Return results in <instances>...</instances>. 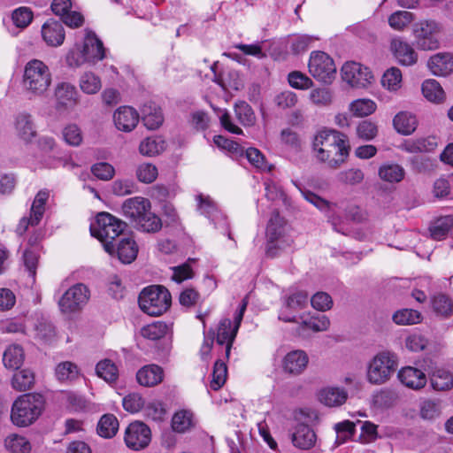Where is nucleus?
I'll return each instance as SVG.
<instances>
[{
  "instance_id": "nucleus-1",
  "label": "nucleus",
  "mask_w": 453,
  "mask_h": 453,
  "mask_svg": "<svg viewBox=\"0 0 453 453\" xmlns=\"http://www.w3.org/2000/svg\"><path fill=\"white\" fill-rule=\"evenodd\" d=\"M312 150L315 157L330 168L336 169L347 160L350 146L344 134L329 129L319 131L314 137Z\"/></svg>"
},
{
  "instance_id": "nucleus-2",
  "label": "nucleus",
  "mask_w": 453,
  "mask_h": 453,
  "mask_svg": "<svg viewBox=\"0 0 453 453\" xmlns=\"http://www.w3.org/2000/svg\"><path fill=\"white\" fill-rule=\"evenodd\" d=\"M122 212L141 231L156 233L162 227L161 219L151 211L150 202L144 197L127 199L122 204Z\"/></svg>"
},
{
  "instance_id": "nucleus-3",
  "label": "nucleus",
  "mask_w": 453,
  "mask_h": 453,
  "mask_svg": "<svg viewBox=\"0 0 453 453\" xmlns=\"http://www.w3.org/2000/svg\"><path fill=\"white\" fill-rule=\"evenodd\" d=\"M126 223L109 212H100L90 225L91 234L97 238L110 255L115 252L114 241L126 228Z\"/></svg>"
},
{
  "instance_id": "nucleus-4",
  "label": "nucleus",
  "mask_w": 453,
  "mask_h": 453,
  "mask_svg": "<svg viewBox=\"0 0 453 453\" xmlns=\"http://www.w3.org/2000/svg\"><path fill=\"white\" fill-rule=\"evenodd\" d=\"M44 409V399L40 394H25L19 396L12 406V422L20 427L33 424Z\"/></svg>"
},
{
  "instance_id": "nucleus-5",
  "label": "nucleus",
  "mask_w": 453,
  "mask_h": 453,
  "mask_svg": "<svg viewBox=\"0 0 453 453\" xmlns=\"http://www.w3.org/2000/svg\"><path fill=\"white\" fill-rule=\"evenodd\" d=\"M49 66L39 59L28 61L24 67L22 86L26 92L34 96L43 95L51 84Z\"/></svg>"
},
{
  "instance_id": "nucleus-6",
  "label": "nucleus",
  "mask_w": 453,
  "mask_h": 453,
  "mask_svg": "<svg viewBox=\"0 0 453 453\" xmlns=\"http://www.w3.org/2000/svg\"><path fill=\"white\" fill-rule=\"evenodd\" d=\"M172 296L163 286L153 285L145 288L139 296L140 308L150 316H160L171 306Z\"/></svg>"
},
{
  "instance_id": "nucleus-7",
  "label": "nucleus",
  "mask_w": 453,
  "mask_h": 453,
  "mask_svg": "<svg viewBox=\"0 0 453 453\" xmlns=\"http://www.w3.org/2000/svg\"><path fill=\"white\" fill-rule=\"evenodd\" d=\"M397 366L398 359L395 353L381 351L368 365L367 380L372 385H382L390 380Z\"/></svg>"
},
{
  "instance_id": "nucleus-8",
  "label": "nucleus",
  "mask_w": 453,
  "mask_h": 453,
  "mask_svg": "<svg viewBox=\"0 0 453 453\" xmlns=\"http://www.w3.org/2000/svg\"><path fill=\"white\" fill-rule=\"evenodd\" d=\"M308 69L314 79L326 84H330L335 78L334 61L324 51L315 50L311 53Z\"/></svg>"
},
{
  "instance_id": "nucleus-9",
  "label": "nucleus",
  "mask_w": 453,
  "mask_h": 453,
  "mask_svg": "<svg viewBox=\"0 0 453 453\" xmlns=\"http://www.w3.org/2000/svg\"><path fill=\"white\" fill-rule=\"evenodd\" d=\"M89 297L88 288L82 283H77L62 295L58 304L63 314L71 315L81 311L88 302Z\"/></svg>"
},
{
  "instance_id": "nucleus-10",
  "label": "nucleus",
  "mask_w": 453,
  "mask_h": 453,
  "mask_svg": "<svg viewBox=\"0 0 453 453\" xmlns=\"http://www.w3.org/2000/svg\"><path fill=\"white\" fill-rule=\"evenodd\" d=\"M439 32L440 26L434 20L420 21L413 26V35L417 46L424 50H433L439 48Z\"/></svg>"
},
{
  "instance_id": "nucleus-11",
  "label": "nucleus",
  "mask_w": 453,
  "mask_h": 453,
  "mask_svg": "<svg viewBox=\"0 0 453 453\" xmlns=\"http://www.w3.org/2000/svg\"><path fill=\"white\" fill-rule=\"evenodd\" d=\"M150 428L142 421L130 423L125 430V444L132 450L138 451L146 449L150 445Z\"/></svg>"
},
{
  "instance_id": "nucleus-12",
  "label": "nucleus",
  "mask_w": 453,
  "mask_h": 453,
  "mask_svg": "<svg viewBox=\"0 0 453 453\" xmlns=\"http://www.w3.org/2000/svg\"><path fill=\"white\" fill-rule=\"evenodd\" d=\"M341 72L342 80L351 87L365 88L373 79L372 72L357 62L345 63Z\"/></svg>"
},
{
  "instance_id": "nucleus-13",
  "label": "nucleus",
  "mask_w": 453,
  "mask_h": 453,
  "mask_svg": "<svg viewBox=\"0 0 453 453\" xmlns=\"http://www.w3.org/2000/svg\"><path fill=\"white\" fill-rule=\"evenodd\" d=\"M56 109L58 111L73 110L79 103V92L74 85L62 81L56 85L54 89Z\"/></svg>"
},
{
  "instance_id": "nucleus-14",
  "label": "nucleus",
  "mask_w": 453,
  "mask_h": 453,
  "mask_svg": "<svg viewBox=\"0 0 453 453\" xmlns=\"http://www.w3.org/2000/svg\"><path fill=\"white\" fill-rule=\"evenodd\" d=\"M285 234V220L280 216L278 211H273L267 227H266V237L268 241L266 254L268 257L276 256V250L280 249L281 238Z\"/></svg>"
},
{
  "instance_id": "nucleus-15",
  "label": "nucleus",
  "mask_w": 453,
  "mask_h": 453,
  "mask_svg": "<svg viewBox=\"0 0 453 453\" xmlns=\"http://www.w3.org/2000/svg\"><path fill=\"white\" fill-rule=\"evenodd\" d=\"M390 50L397 62L402 65H413L418 60V54L415 50L399 37L392 39Z\"/></svg>"
},
{
  "instance_id": "nucleus-16",
  "label": "nucleus",
  "mask_w": 453,
  "mask_h": 453,
  "mask_svg": "<svg viewBox=\"0 0 453 453\" xmlns=\"http://www.w3.org/2000/svg\"><path fill=\"white\" fill-rule=\"evenodd\" d=\"M397 378L403 385L413 390L423 388L427 382L426 373L422 370L412 366H405L400 369Z\"/></svg>"
},
{
  "instance_id": "nucleus-17",
  "label": "nucleus",
  "mask_w": 453,
  "mask_h": 453,
  "mask_svg": "<svg viewBox=\"0 0 453 453\" xmlns=\"http://www.w3.org/2000/svg\"><path fill=\"white\" fill-rule=\"evenodd\" d=\"M113 122L117 129L131 132L139 122V113L130 106H121L113 114Z\"/></svg>"
},
{
  "instance_id": "nucleus-18",
  "label": "nucleus",
  "mask_w": 453,
  "mask_h": 453,
  "mask_svg": "<svg viewBox=\"0 0 453 453\" xmlns=\"http://www.w3.org/2000/svg\"><path fill=\"white\" fill-rule=\"evenodd\" d=\"M81 49L88 63H96L103 60L105 57V49L102 41L92 31H86Z\"/></svg>"
},
{
  "instance_id": "nucleus-19",
  "label": "nucleus",
  "mask_w": 453,
  "mask_h": 453,
  "mask_svg": "<svg viewBox=\"0 0 453 453\" xmlns=\"http://www.w3.org/2000/svg\"><path fill=\"white\" fill-rule=\"evenodd\" d=\"M42 36L47 45L58 47L65 41L64 27L59 21L49 19L42 27Z\"/></svg>"
},
{
  "instance_id": "nucleus-20",
  "label": "nucleus",
  "mask_w": 453,
  "mask_h": 453,
  "mask_svg": "<svg viewBox=\"0 0 453 453\" xmlns=\"http://www.w3.org/2000/svg\"><path fill=\"white\" fill-rule=\"evenodd\" d=\"M427 67L436 76H447L453 72V56L450 53H437L430 57Z\"/></svg>"
},
{
  "instance_id": "nucleus-21",
  "label": "nucleus",
  "mask_w": 453,
  "mask_h": 453,
  "mask_svg": "<svg viewBox=\"0 0 453 453\" xmlns=\"http://www.w3.org/2000/svg\"><path fill=\"white\" fill-rule=\"evenodd\" d=\"M309 357L303 350H292L283 359V369L290 374H300L306 368Z\"/></svg>"
},
{
  "instance_id": "nucleus-22",
  "label": "nucleus",
  "mask_w": 453,
  "mask_h": 453,
  "mask_svg": "<svg viewBox=\"0 0 453 453\" xmlns=\"http://www.w3.org/2000/svg\"><path fill=\"white\" fill-rule=\"evenodd\" d=\"M292 441L296 448L309 449L315 445L316 434L308 425L298 424L292 434Z\"/></svg>"
},
{
  "instance_id": "nucleus-23",
  "label": "nucleus",
  "mask_w": 453,
  "mask_h": 453,
  "mask_svg": "<svg viewBox=\"0 0 453 453\" xmlns=\"http://www.w3.org/2000/svg\"><path fill=\"white\" fill-rule=\"evenodd\" d=\"M142 114L143 124L148 129H157L163 124V113L160 107L155 103L150 102L144 104L142 108Z\"/></svg>"
},
{
  "instance_id": "nucleus-24",
  "label": "nucleus",
  "mask_w": 453,
  "mask_h": 453,
  "mask_svg": "<svg viewBox=\"0 0 453 453\" xmlns=\"http://www.w3.org/2000/svg\"><path fill=\"white\" fill-rule=\"evenodd\" d=\"M119 259L123 264L132 263L137 257L138 246L131 237H123L117 245H115V252Z\"/></svg>"
},
{
  "instance_id": "nucleus-25",
  "label": "nucleus",
  "mask_w": 453,
  "mask_h": 453,
  "mask_svg": "<svg viewBox=\"0 0 453 453\" xmlns=\"http://www.w3.org/2000/svg\"><path fill=\"white\" fill-rule=\"evenodd\" d=\"M136 378L142 386L153 387L162 381L163 370L156 365H146L137 372Z\"/></svg>"
},
{
  "instance_id": "nucleus-26",
  "label": "nucleus",
  "mask_w": 453,
  "mask_h": 453,
  "mask_svg": "<svg viewBox=\"0 0 453 453\" xmlns=\"http://www.w3.org/2000/svg\"><path fill=\"white\" fill-rule=\"evenodd\" d=\"M438 145L435 136H428L417 140L406 141L402 144V150L409 153H421L433 151Z\"/></svg>"
},
{
  "instance_id": "nucleus-27",
  "label": "nucleus",
  "mask_w": 453,
  "mask_h": 453,
  "mask_svg": "<svg viewBox=\"0 0 453 453\" xmlns=\"http://www.w3.org/2000/svg\"><path fill=\"white\" fill-rule=\"evenodd\" d=\"M348 398V393L344 388H326L319 394L320 402L329 407L343 404Z\"/></svg>"
},
{
  "instance_id": "nucleus-28",
  "label": "nucleus",
  "mask_w": 453,
  "mask_h": 453,
  "mask_svg": "<svg viewBox=\"0 0 453 453\" xmlns=\"http://www.w3.org/2000/svg\"><path fill=\"white\" fill-rule=\"evenodd\" d=\"M23 349L17 344L7 347L3 356V364L8 369L18 370L24 363Z\"/></svg>"
},
{
  "instance_id": "nucleus-29",
  "label": "nucleus",
  "mask_w": 453,
  "mask_h": 453,
  "mask_svg": "<svg viewBox=\"0 0 453 453\" xmlns=\"http://www.w3.org/2000/svg\"><path fill=\"white\" fill-rule=\"evenodd\" d=\"M417 124L416 117L406 111L397 113L393 119L395 129L404 135L413 133L417 128Z\"/></svg>"
},
{
  "instance_id": "nucleus-30",
  "label": "nucleus",
  "mask_w": 453,
  "mask_h": 453,
  "mask_svg": "<svg viewBox=\"0 0 453 453\" xmlns=\"http://www.w3.org/2000/svg\"><path fill=\"white\" fill-rule=\"evenodd\" d=\"M166 148L165 141L160 136H150L142 140L139 146L142 155L154 157L162 153Z\"/></svg>"
},
{
  "instance_id": "nucleus-31",
  "label": "nucleus",
  "mask_w": 453,
  "mask_h": 453,
  "mask_svg": "<svg viewBox=\"0 0 453 453\" xmlns=\"http://www.w3.org/2000/svg\"><path fill=\"white\" fill-rule=\"evenodd\" d=\"M248 296H246L242 302L239 303L233 318V323L231 324L228 321V356L230 355L231 347L233 344V342L237 334V332L239 330V327L241 326V323L243 319V315L246 311L247 305H248Z\"/></svg>"
},
{
  "instance_id": "nucleus-32",
  "label": "nucleus",
  "mask_w": 453,
  "mask_h": 453,
  "mask_svg": "<svg viewBox=\"0 0 453 453\" xmlns=\"http://www.w3.org/2000/svg\"><path fill=\"white\" fill-rule=\"evenodd\" d=\"M35 373L32 370L20 369L12 375V386L17 391L29 390L35 384Z\"/></svg>"
},
{
  "instance_id": "nucleus-33",
  "label": "nucleus",
  "mask_w": 453,
  "mask_h": 453,
  "mask_svg": "<svg viewBox=\"0 0 453 453\" xmlns=\"http://www.w3.org/2000/svg\"><path fill=\"white\" fill-rule=\"evenodd\" d=\"M119 420L113 414H104L97 424V433L101 437L112 438L119 431Z\"/></svg>"
},
{
  "instance_id": "nucleus-34",
  "label": "nucleus",
  "mask_w": 453,
  "mask_h": 453,
  "mask_svg": "<svg viewBox=\"0 0 453 453\" xmlns=\"http://www.w3.org/2000/svg\"><path fill=\"white\" fill-rule=\"evenodd\" d=\"M15 128L17 134L26 142L35 136V126L31 116L28 114L22 113L17 116Z\"/></svg>"
},
{
  "instance_id": "nucleus-35",
  "label": "nucleus",
  "mask_w": 453,
  "mask_h": 453,
  "mask_svg": "<svg viewBox=\"0 0 453 453\" xmlns=\"http://www.w3.org/2000/svg\"><path fill=\"white\" fill-rule=\"evenodd\" d=\"M430 381L434 389L448 390L453 387V375L444 368H437L430 375Z\"/></svg>"
},
{
  "instance_id": "nucleus-36",
  "label": "nucleus",
  "mask_w": 453,
  "mask_h": 453,
  "mask_svg": "<svg viewBox=\"0 0 453 453\" xmlns=\"http://www.w3.org/2000/svg\"><path fill=\"white\" fill-rule=\"evenodd\" d=\"M4 447L11 453H29L32 449L30 441L17 434H12L5 438Z\"/></svg>"
},
{
  "instance_id": "nucleus-37",
  "label": "nucleus",
  "mask_w": 453,
  "mask_h": 453,
  "mask_svg": "<svg viewBox=\"0 0 453 453\" xmlns=\"http://www.w3.org/2000/svg\"><path fill=\"white\" fill-rule=\"evenodd\" d=\"M453 227V216L448 215L437 219L430 226L433 239L440 241L444 239Z\"/></svg>"
},
{
  "instance_id": "nucleus-38",
  "label": "nucleus",
  "mask_w": 453,
  "mask_h": 453,
  "mask_svg": "<svg viewBox=\"0 0 453 453\" xmlns=\"http://www.w3.org/2000/svg\"><path fill=\"white\" fill-rule=\"evenodd\" d=\"M194 415L190 411L180 410L172 418V427L177 433H184L194 426Z\"/></svg>"
},
{
  "instance_id": "nucleus-39",
  "label": "nucleus",
  "mask_w": 453,
  "mask_h": 453,
  "mask_svg": "<svg viewBox=\"0 0 453 453\" xmlns=\"http://www.w3.org/2000/svg\"><path fill=\"white\" fill-rule=\"evenodd\" d=\"M424 96L434 103H441L445 98V93L440 83L433 79L426 80L422 84Z\"/></svg>"
},
{
  "instance_id": "nucleus-40",
  "label": "nucleus",
  "mask_w": 453,
  "mask_h": 453,
  "mask_svg": "<svg viewBox=\"0 0 453 453\" xmlns=\"http://www.w3.org/2000/svg\"><path fill=\"white\" fill-rule=\"evenodd\" d=\"M96 372L98 377L108 383L115 382L119 377L118 367L111 360L107 358L97 363Z\"/></svg>"
},
{
  "instance_id": "nucleus-41",
  "label": "nucleus",
  "mask_w": 453,
  "mask_h": 453,
  "mask_svg": "<svg viewBox=\"0 0 453 453\" xmlns=\"http://www.w3.org/2000/svg\"><path fill=\"white\" fill-rule=\"evenodd\" d=\"M80 88L85 94L93 95L102 88L100 78L92 72L84 73L79 81Z\"/></svg>"
},
{
  "instance_id": "nucleus-42",
  "label": "nucleus",
  "mask_w": 453,
  "mask_h": 453,
  "mask_svg": "<svg viewBox=\"0 0 453 453\" xmlns=\"http://www.w3.org/2000/svg\"><path fill=\"white\" fill-rule=\"evenodd\" d=\"M49 196V192L45 190L39 191L35 196L30 211L33 222L39 223L41 221L45 211V204Z\"/></svg>"
},
{
  "instance_id": "nucleus-43",
  "label": "nucleus",
  "mask_w": 453,
  "mask_h": 453,
  "mask_svg": "<svg viewBox=\"0 0 453 453\" xmlns=\"http://www.w3.org/2000/svg\"><path fill=\"white\" fill-rule=\"evenodd\" d=\"M380 177L388 182H399L403 179L404 170L396 164L384 165L379 169Z\"/></svg>"
},
{
  "instance_id": "nucleus-44",
  "label": "nucleus",
  "mask_w": 453,
  "mask_h": 453,
  "mask_svg": "<svg viewBox=\"0 0 453 453\" xmlns=\"http://www.w3.org/2000/svg\"><path fill=\"white\" fill-rule=\"evenodd\" d=\"M376 110V104L371 99H357L349 104V111L356 117L371 115Z\"/></svg>"
},
{
  "instance_id": "nucleus-45",
  "label": "nucleus",
  "mask_w": 453,
  "mask_h": 453,
  "mask_svg": "<svg viewBox=\"0 0 453 453\" xmlns=\"http://www.w3.org/2000/svg\"><path fill=\"white\" fill-rule=\"evenodd\" d=\"M168 330L169 327L166 323L157 321L143 326L141 330V334L148 340L156 341L164 337L167 334Z\"/></svg>"
},
{
  "instance_id": "nucleus-46",
  "label": "nucleus",
  "mask_w": 453,
  "mask_h": 453,
  "mask_svg": "<svg viewBox=\"0 0 453 453\" xmlns=\"http://www.w3.org/2000/svg\"><path fill=\"white\" fill-rule=\"evenodd\" d=\"M392 319L397 325H413L421 321V314L416 310L402 309L395 311Z\"/></svg>"
},
{
  "instance_id": "nucleus-47",
  "label": "nucleus",
  "mask_w": 453,
  "mask_h": 453,
  "mask_svg": "<svg viewBox=\"0 0 453 453\" xmlns=\"http://www.w3.org/2000/svg\"><path fill=\"white\" fill-rule=\"evenodd\" d=\"M402 73L397 67L387 70L381 78L382 86L389 91H396L401 87Z\"/></svg>"
},
{
  "instance_id": "nucleus-48",
  "label": "nucleus",
  "mask_w": 453,
  "mask_h": 453,
  "mask_svg": "<svg viewBox=\"0 0 453 453\" xmlns=\"http://www.w3.org/2000/svg\"><path fill=\"white\" fill-rule=\"evenodd\" d=\"M234 113L238 120L244 126H251L255 121V114L250 105L239 101L234 104Z\"/></svg>"
},
{
  "instance_id": "nucleus-49",
  "label": "nucleus",
  "mask_w": 453,
  "mask_h": 453,
  "mask_svg": "<svg viewBox=\"0 0 453 453\" xmlns=\"http://www.w3.org/2000/svg\"><path fill=\"white\" fill-rule=\"evenodd\" d=\"M378 132V126L369 119L360 121L356 127L357 136L365 142L373 140Z\"/></svg>"
},
{
  "instance_id": "nucleus-50",
  "label": "nucleus",
  "mask_w": 453,
  "mask_h": 453,
  "mask_svg": "<svg viewBox=\"0 0 453 453\" xmlns=\"http://www.w3.org/2000/svg\"><path fill=\"white\" fill-rule=\"evenodd\" d=\"M226 381V364L219 359L215 362L213 372H212V380L211 381V388L212 390H219L221 388Z\"/></svg>"
},
{
  "instance_id": "nucleus-51",
  "label": "nucleus",
  "mask_w": 453,
  "mask_h": 453,
  "mask_svg": "<svg viewBox=\"0 0 453 453\" xmlns=\"http://www.w3.org/2000/svg\"><path fill=\"white\" fill-rule=\"evenodd\" d=\"M414 19L413 13L407 11H397L388 18L389 26L395 30H403Z\"/></svg>"
},
{
  "instance_id": "nucleus-52",
  "label": "nucleus",
  "mask_w": 453,
  "mask_h": 453,
  "mask_svg": "<svg viewBox=\"0 0 453 453\" xmlns=\"http://www.w3.org/2000/svg\"><path fill=\"white\" fill-rule=\"evenodd\" d=\"M77 365L72 362L65 361L58 365L56 367V376L59 380H73L79 376Z\"/></svg>"
},
{
  "instance_id": "nucleus-53",
  "label": "nucleus",
  "mask_w": 453,
  "mask_h": 453,
  "mask_svg": "<svg viewBox=\"0 0 453 453\" xmlns=\"http://www.w3.org/2000/svg\"><path fill=\"white\" fill-rule=\"evenodd\" d=\"M432 304L434 311L443 317H449L453 312L452 301L445 295L439 294L433 297Z\"/></svg>"
},
{
  "instance_id": "nucleus-54",
  "label": "nucleus",
  "mask_w": 453,
  "mask_h": 453,
  "mask_svg": "<svg viewBox=\"0 0 453 453\" xmlns=\"http://www.w3.org/2000/svg\"><path fill=\"white\" fill-rule=\"evenodd\" d=\"M33 17V12L26 6L15 9L12 14L13 24L19 28L27 27L32 22Z\"/></svg>"
},
{
  "instance_id": "nucleus-55",
  "label": "nucleus",
  "mask_w": 453,
  "mask_h": 453,
  "mask_svg": "<svg viewBox=\"0 0 453 453\" xmlns=\"http://www.w3.org/2000/svg\"><path fill=\"white\" fill-rule=\"evenodd\" d=\"M441 413L440 403L435 400H425L420 404V417L423 419L434 420Z\"/></svg>"
},
{
  "instance_id": "nucleus-56",
  "label": "nucleus",
  "mask_w": 453,
  "mask_h": 453,
  "mask_svg": "<svg viewBox=\"0 0 453 453\" xmlns=\"http://www.w3.org/2000/svg\"><path fill=\"white\" fill-rule=\"evenodd\" d=\"M318 39L319 38L308 35H297L291 40V51L294 54L303 53L310 49Z\"/></svg>"
},
{
  "instance_id": "nucleus-57",
  "label": "nucleus",
  "mask_w": 453,
  "mask_h": 453,
  "mask_svg": "<svg viewBox=\"0 0 453 453\" xmlns=\"http://www.w3.org/2000/svg\"><path fill=\"white\" fill-rule=\"evenodd\" d=\"M244 158H246L254 167L261 171H270L271 169L265 161V156L256 148H247Z\"/></svg>"
},
{
  "instance_id": "nucleus-58",
  "label": "nucleus",
  "mask_w": 453,
  "mask_h": 453,
  "mask_svg": "<svg viewBox=\"0 0 453 453\" xmlns=\"http://www.w3.org/2000/svg\"><path fill=\"white\" fill-rule=\"evenodd\" d=\"M136 176L141 182L151 183L157 177V168L150 163L141 164L136 169Z\"/></svg>"
},
{
  "instance_id": "nucleus-59",
  "label": "nucleus",
  "mask_w": 453,
  "mask_h": 453,
  "mask_svg": "<svg viewBox=\"0 0 453 453\" xmlns=\"http://www.w3.org/2000/svg\"><path fill=\"white\" fill-rule=\"evenodd\" d=\"M288 81L289 85L296 89H308L313 86V81L306 74L294 71L288 74Z\"/></svg>"
},
{
  "instance_id": "nucleus-60",
  "label": "nucleus",
  "mask_w": 453,
  "mask_h": 453,
  "mask_svg": "<svg viewBox=\"0 0 453 453\" xmlns=\"http://www.w3.org/2000/svg\"><path fill=\"white\" fill-rule=\"evenodd\" d=\"M365 175L362 170L357 168H350L342 171L337 175L339 181L349 185H357L361 183Z\"/></svg>"
},
{
  "instance_id": "nucleus-61",
  "label": "nucleus",
  "mask_w": 453,
  "mask_h": 453,
  "mask_svg": "<svg viewBox=\"0 0 453 453\" xmlns=\"http://www.w3.org/2000/svg\"><path fill=\"white\" fill-rule=\"evenodd\" d=\"M144 400L138 393H131L125 396L122 400L124 409L130 413L140 411L144 406Z\"/></svg>"
},
{
  "instance_id": "nucleus-62",
  "label": "nucleus",
  "mask_w": 453,
  "mask_h": 453,
  "mask_svg": "<svg viewBox=\"0 0 453 453\" xmlns=\"http://www.w3.org/2000/svg\"><path fill=\"white\" fill-rule=\"evenodd\" d=\"M196 199L197 201V209L201 214L206 216L209 219L215 216L217 208L210 196L200 194L196 196Z\"/></svg>"
},
{
  "instance_id": "nucleus-63",
  "label": "nucleus",
  "mask_w": 453,
  "mask_h": 453,
  "mask_svg": "<svg viewBox=\"0 0 453 453\" xmlns=\"http://www.w3.org/2000/svg\"><path fill=\"white\" fill-rule=\"evenodd\" d=\"M62 135L64 141L71 146H79L82 142L81 129L74 124L66 126L62 131Z\"/></svg>"
},
{
  "instance_id": "nucleus-64",
  "label": "nucleus",
  "mask_w": 453,
  "mask_h": 453,
  "mask_svg": "<svg viewBox=\"0 0 453 453\" xmlns=\"http://www.w3.org/2000/svg\"><path fill=\"white\" fill-rule=\"evenodd\" d=\"M330 321L326 315L312 316L303 322V326L305 328L311 329L314 332L326 331L328 329Z\"/></svg>"
}]
</instances>
